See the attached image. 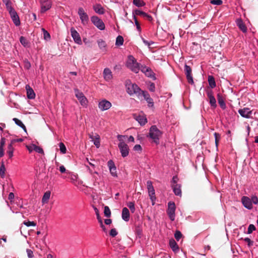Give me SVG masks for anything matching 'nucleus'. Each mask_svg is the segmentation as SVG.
Masks as SVG:
<instances>
[{
  "mask_svg": "<svg viewBox=\"0 0 258 258\" xmlns=\"http://www.w3.org/2000/svg\"><path fill=\"white\" fill-rule=\"evenodd\" d=\"M127 206L131 210V211L132 213H134L135 211V204L133 202H129L127 204Z\"/></svg>",
  "mask_w": 258,
  "mask_h": 258,
  "instance_id": "43",
  "label": "nucleus"
},
{
  "mask_svg": "<svg viewBox=\"0 0 258 258\" xmlns=\"http://www.w3.org/2000/svg\"><path fill=\"white\" fill-rule=\"evenodd\" d=\"M241 202L245 208L251 210L253 208V204H258V198L255 195H252L250 198L246 196H243L241 198Z\"/></svg>",
  "mask_w": 258,
  "mask_h": 258,
  "instance_id": "1",
  "label": "nucleus"
},
{
  "mask_svg": "<svg viewBox=\"0 0 258 258\" xmlns=\"http://www.w3.org/2000/svg\"><path fill=\"white\" fill-rule=\"evenodd\" d=\"M184 71L188 83L191 85H194V81L193 80L192 76L191 75V69L190 67L185 64L184 65Z\"/></svg>",
  "mask_w": 258,
  "mask_h": 258,
  "instance_id": "11",
  "label": "nucleus"
},
{
  "mask_svg": "<svg viewBox=\"0 0 258 258\" xmlns=\"http://www.w3.org/2000/svg\"><path fill=\"white\" fill-rule=\"evenodd\" d=\"M93 10L95 12L100 15H102L105 13L104 9L100 4H96L93 6Z\"/></svg>",
  "mask_w": 258,
  "mask_h": 258,
  "instance_id": "23",
  "label": "nucleus"
},
{
  "mask_svg": "<svg viewBox=\"0 0 258 258\" xmlns=\"http://www.w3.org/2000/svg\"><path fill=\"white\" fill-rule=\"evenodd\" d=\"M59 171H60V172L61 173H64L66 171V168L64 167V166L63 165H61L59 167Z\"/></svg>",
  "mask_w": 258,
  "mask_h": 258,
  "instance_id": "63",
  "label": "nucleus"
},
{
  "mask_svg": "<svg viewBox=\"0 0 258 258\" xmlns=\"http://www.w3.org/2000/svg\"><path fill=\"white\" fill-rule=\"evenodd\" d=\"M42 30L44 32V38L45 39L47 40L48 39H49L50 38V35L49 33L46 31L44 29H42Z\"/></svg>",
  "mask_w": 258,
  "mask_h": 258,
  "instance_id": "50",
  "label": "nucleus"
},
{
  "mask_svg": "<svg viewBox=\"0 0 258 258\" xmlns=\"http://www.w3.org/2000/svg\"><path fill=\"white\" fill-rule=\"evenodd\" d=\"M6 168L4 164H2L0 167V175L3 178L5 176Z\"/></svg>",
  "mask_w": 258,
  "mask_h": 258,
  "instance_id": "39",
  "label": "nucleus"
},
{
  "mask_svg": "<svg viewBox=\"0 0 258 258\" xmlns=\"http://www.w3.org/2000/svg\"><path fill=\"white\" fill-rule=\"evenodd\" d=\"M126 87L128 94L130 95L135 94L138 99H140V95L143 91L136 84H132L130 80H127L126 82Z\"/></svg>",
  "mask_w": 258,
  "mask_h": 258,
  "instance_id": "2",
  "label": "nucleus"
},
{
  "mask_svg": "<svg viewBox=\"0 0 258 258\" xmlns=\"http://www.w3.org/2000/svg\"><path fill=\"white\" fill-rule=\"evenodd\" d=\"M99 47L100 48H104L106 46V43L102 39H99L97 41Z\"/></svg>",
  "mask_w": 258,
  "mask_h": 258,
  "instance_id": "42",
  "label": "nucleus"
},
{
  "mask_svg": "<svg viewBox=\"0 0 258 258\" xmlns=\"http://www.w3.org/2000/svg\"><path fill=\"white\" fill-rule=\"evenodd\" d=\"M162 133L156 125H152L149 131V137L156 144H159V139L161 137Z\"/></svg>",
  "mask_w": 258,
  "mask_h": 258,
  "instance_id": "3",
  "label": "nucleus"
},
{
  "mask_svg": "<svg viewBox=\"0 0 258 258\" xmlns=\"http://www.w3.org/2000/svg\"><path fill=\"white\" fill-rule=\"evenodd\" d=\"M8 151L7 153L9 154V156L10 158H11L13 156V151H14V148L13 147V144L12 143H10L8 147Z\"/></svg>",
  "mask_w": 258,
  "mask_h": 258,
  "instance_id": "32",
  "label": "nucleus"
},
{
  "mask_svg": "<svg viewBox=\"0 0 258 258\" xmlns=\"http://www.w3.org/2000/svg\"><path fill=\"white\" fill-rule=\"evenodd\" d=\"M24 224L28 226V227H29V226H35L36 225V223L35 222H34V221H24Z\"/></svg>",
  "mask_w": 258,
  "mask_h": 258,
  "instance_id": "47",
  "label": "nucleus"
},
{
  "mask_svg": "<svg viewBox=\"0 0 258 258\" xmlns=\"http://www.w3.org/2000/svg\"><path fill=\"white\" fill-rule=\"evenodd\" d=\"M26 89L27 90V97L30 99H33L35 98V93L34 92L32 88H31L29 85H27L26 86Z\"/></svg>",
  "mask_w": 258,
  "mask_h": 258,
  "instance_id": "21",
  "label": "nucleus"
},
{
  "mask_svg": "<svg viewBox=\"0 0 258 258\" xmlns=\"http://www.w3.org/2000/svg\"><path fill=\"white\" fill-rule=\"evenodd\" d=\"M117 233H117L116 230L115 228H113V229H111L109 234H110V236H111L112 237H115L116 235H117Z\"/></svg>",
  "mask_w": 258,
  "mask_h": 258,
  "instance_id": "51",
  "label": "nucleus"
},
{
  "mask_svg": "<svg viewBox=\"0 0 258 258\" xmlns=\"http://www.w3.org/2000/svg\"><path fill=\"white\" fill-rule=\"evenodd\" d=\"M142 97L147 101L148 103V106L149 107H153L154 105V102L153 99L150 97L149 94L147 92L143 91L141 92V94L140 95V99H142Z\"/></svg>",
  "mask_w": 258,
  "mask_h": 258,
  "instance_id": "15",
  "label": "nucleus"
},
{
  "mask_svg": "<svg viewBox=\"0 0 258 258\" xmlns=\"http://www.w3.org/2000/svg\"><path fill=\"white\" fill-rule=\"evenodd\" d=\"M93 209L95 212L97 220H99L101 219V218L99 215V212L98 209L96 207H93Z\"/></svg>",
  "mask_w": 258,
  "mask_h": 258,
  "instance_id": "52",
  "label": "nucleus"
},
{
  "mask_svg": "<svg viewBox=\"0 0 258 258\" xmlns=\"http://www.w3.org/2000/svg\"><path fill=\"white\" fill-rule=\"evenodd\" d=\"M9 12L11 18L16 26H19L20 21L18 15L14 9H13Z\"/></svg>",
  "mask_w": 258,
  "mask_h": 258,
  "instance_id": "16",
  "label": "nucleus"
},
{
  "mask_svg": "<svg viewBox=\"0 0 258 258\" xmlns=\"http://www.w3.org/2000/svg\"><path fill=\"white\" fill-rule=\"evenodd\" d=\"M135 119L138 122L142 125L145 124V123L147 122V118L143 115H139L136 116Z\"/></svg>",
  "mask_w": 258,
  "mask_h": 258,
  "instance_id": "24",
  "label": "nucleus"
},
{
  "mask_svg": "<svg viewBox=\"0 0 258 258\" xmlns=\"http://www.w3.org/2000/svg\"><path fill=\"white\" fill-rule=\"evenodd\" d=\"M176 209L175 204L174 202H169L168 204V209L167 213L170 219L173 221L175 219V211Z\"/></svg>",
  "mask_w": 258,
  "mask_h": 258,
  "instance_id": "7",
  "label": "nucleus"
},
{
  "mask_svg": "<svg viewBox=\"0 0 258 258\" xmlns=\"http://www.w3.org/2000/svg\"><path fill=\"white\" fill-rule=\"evenodd\" d=\"M104 222L106 225H109L111 223L112 220L110 219H107L105 220Z\"/></svg>",
  "mask_w": 258,
  "mask_h": 258,
  "instance_id": "64",
  "label": "nucleus"
},
{
  "mask_svg": "<svg viewBox=\"0 0 258 258\" xmlns=\"http://www.w3.org/2000/svg\"><path fill=\"white\" fill-rule=\"evenodd\" d=\"M218 103H219V105H220V106L222 108H225V103L224 100L221 98H220L219 94L218 95Z\"/></svg>",
  "mask_w": 258,
  "mask_h": 258,
  "instance_id": "44",
  "label": "nucleus"
},
{
  "mask_svg": "<svg viewBox=\"0 0 258 258\" xmlns=\"http://www.w3.org/2000/svg\"><path fill=\"white\" fill-rule=\"evenodd\" d=\"M172 188H173V191L175 194V195H177V184H173L172 185Z\"/></svg>",
  "mask_w": 258,
  "mask_h": 258,
  "instance_id": "60",
  "label": "nucleus"
},
{
  "mask_svg": "<svg viewBox=\"0 0 258 258\" xmlns=\"http://www.w3.org/2000/svg\"><path fill=\"white\" fill-rule=\"evenodd\" d=\"M3 1L6 4L7 9L9 11L14 9L12 7V3L10 0H3Z\"/></svg>",
  "mask_w": 258,
  "mask_h": 258,
  "instance_id": "34",
  "label": "nucleus"
},
{
  "mask_svg": "<svg viewBox=\"0 0 258 258\" xmlns=\"http://www.w3.org/2000/svg\"><path fill=\"white\" fill-rule=\"evenodd\" d=\"M108 166L109 168L110 172L111 174L114 177L117 176L116 168V167L112 160H109L108 163Z\"/></svg>",
  "mask_w": 258,
  "mask_h": 258,
  "instance_id": "20",
  "label": "nucleus"
},
{
  "mask_svg": "<svg viewBox=\"0 0 258 258\" xmlns=\"http://www.w3.org/2000/svg\"><path fill=\"white\" fill-rule=\"evenodd\" d=\"M111 106V103L106 100H103L99 103L98 107L102 111L106 110L110 108Z\"/></svg>",
  "mask_w": 258,
  "mask_h": 258,
  "instance_id": "18",
  "label": "nucleus"
},
{
  "mask_svg": "<svg viewBox=\"0 0 258 258\" xmlns=\"http://www.w3.org/2000/svg\"><path fill=\"white\" fill-rule=\"evenodd\" d=\"M78 14L80 17L82 24L83 25H86L89 22V16L87 14L81 7L79 8Z\"/></svg>",
  "mask_w": 258,
  "mask_h": 258,
  "instance_id": "6",
  "label": "nucleus"
},
{
  "mask_svg": "<svg viewBox=\"0 0 258 258\" xmlns=\"http://www.w3.org/2000/svg\"><path fill=\"white\" fill-rule=\"evenodd\" d=\"M123 38L121 36H118L116 39L115 44L117 46H120L123 44Z\"/></svg>",
  "mask_w": 258,
  "mask_h": 258,
  "instance_id": "31",
  "label": "nucleus"
},
{
  "mask_svg": "<svg viewBox=\"0 0 258 258\" xmlns=\"http://www.w3.org/2000/svg\"><path fill=\"white\" fill-rule=\"evenodd\" d=\"M236 24L239 28L243 32H245L247 30L246 27L241 19H238L236 21Z\"/></svg>",
  "mask_w": 258,
  "mask_h": 258,
  "instance_id": "26",
  "label": "nucleus"
},
{
  "mask_svg": "<svg viewBox=\"0 0 258 258\" xmlns=\"http://www.w3.org/2000/svg\"><path fill=\"white\" fill-rule=\"evenodd\" d=\"M121 216L122 219L125 221H128L130 219V212L127 208L124 207L122 209Z\"/></svg>",
  "mask_w": 258,
  "mask_h": 258,
  "instance_id": "22",
  "label": "nucleus"
},
{
  "mask_svg": "<svg viewBox=\"0 0 258 258\" xmlns=\"http://www.w3.org/2000/svg\"><path fill=\"white\" fill-rule=\"evenodd\" d=\"M133 15L136 16H141L143 18H145L146 19L148 20L149 21H152L153 20V18L151 16L139 10H136L134 11L133 12Z\"/></svg>",
  "mask_w": 258,
  "mask_h": 258,
  "instance_id": "17",
  "label": "nucleus"
},
{
  "mask_svg": "<svg viewBox=\"0 0 258 258\" xmlns=\"http://www.w3.org/2000/svg\"><path fill=\"white\" fill-rule=\"evenodd\" d=\"M20 41L21 44L25 47L27 46L29 43L27 40L23 36H21L20 38Z\"/></svg>",
  "mask_w": 258,
  "mask_h": 258,
  "instance_id": "37",
  "label": "nucleus"
},
{
  "mask_svg": "<svg viewBox=\"0 0 258 258\" xmlns=\"http://www.w3.org/2000/svg\"><path fill=\"white\" fill-rule=\"evenodd\" d=\"M153 72L150 69L148 68V70L146 71L145 75L151 77L152 76Z\"/></svg>",
  "mask_w": 258,
  "mask_h": 258,
  "instance_id": "54",
  "label": "nucleus"
},
{
  "mask_svg": "<svg viewBox=\"0 0 258 258\" xmlns=\"http://www.w3.org/2000/svg\"><path fill=\"white\" fill-rule=\"evenodd\" d=\"M133 4L138 7H143L145 5V3L141 0H133Z\"/></svg>",
  "mask_w": 258,
  "mask_h": 258,
  "instance_id": "33",
  "label": "nucleus"
},
{
  "mask_svg": "<svg viewBox=\"0 0 258 258\" xmlns=\"http://www.w3.org/2000/svg\"><path fill=\"white\" fill-rule=\"evenodd\" d=\"M207 96L209 98V103L211 107L216 108L217 106L216 100L214 96V93L212 90H208L206 91Z\"/></svg>",
  "mask_w": 258,
  "mask_h": 258,
  "instance_id": "12",
  "label": "nucleus"
},
{
  "mask_svg": "<svg viewBox=\"0 0 258 258\" xmlns=\"http://www.w3.org/2000/svg\"><path fill=\"white\" fill-rule=\"evenodd\" d=\"M147 187L148 190L149 196L150 197V199L152 202V205H154V201L156 199V197L155 196V190L152 185V182L151 181L148 180L147 182Z\"/></svg>",
  "mask_w": 258,
  "mask_h": 258,
  "instance_id": "9",
  "label": "nucleus"
},
{
  "mask_svg": "<svg viewBox=\"0 0 258 258\" xmlns=\"http://www.w3.org/2000/svg\"><path fill=\"white\" fill-rule=\"evenodd\" d=\"M104 215L108 218L111 216V211L108 206L104 207Z\"/></svg>",
  "mask_w": 258,
  "mask_h": 258,
  "instance_id": "36",
  "label": "nucleus"
},
{
  "mask_svg": "<svg viewBox=\"0 0 258 258\" xmlns=\"http://www.w3.org/2000/svg\"><path fill=\"white\" fill-rule=\"evenodd\" d=\"M244 241L247 243L249 246H250L253 244V241H252L249 238H245Z\"/></svg>",
  "mask_w": 258,
  "mask_h": 258,
  "instance_id": "55",
  "label": "nucleus"
},
{
  "mask_svg": "<svg viewBox=\"0 0 258 258\" xmlns=\"http://www.w3.org/2000/svg\"><path fill=\"white\" fill-rule=\"evenodd\" d=\"M41 5V13H44L49 10L52 5L51 0H40Z\"/></svg>",
  "mask_w": 258,
  "mask_h": 258,
  "instance_id": "10",
  "label": "nucleus"
},
{
  "mask_svg": "<svg viewBox=\"0 0 258 258\" xmlns=\"http://www.w3.org/2000/svg\"><path fill=\"white\" fill-rule=\"evenodd\" d=\"M148 67L145 66H142L141 68H140V70H141V71L145 74L146 71L148 70Z\"/></svg>",
  "mask_w": 258,
  "mask_h": 258,
  "instance_id": "61",
  "label": "nucleus"
},
{
  "mask_svg": "<svg viewBox=\"0 0 258 258\" xmlns=\"http://www.w3.org/2000/svg\"><path fill=\"white\" fill-rule=\"evenodd\" d=\"M126 67L135 73H138L140 70L139 63L133 56H130L126 62Z\"/></svg>",
  "mask_w": 258,
  "mask_h": 258,
  "instance_id": "4",
  "label": "nucleus"
},
{
  "mask_svg": "<svg viewBox=\"0 0 258 258\" xmlns=\"http://www.w3.org/2000/svg\"><path fill=\"white\" fill-rule=\"evenodd\" d=\"M59 149H60V152L61 153H62L63 154L66 153L67 149H66V146L64 145V144L62 143H60L59 144Z\"/></svg>",
  "mask_w": 258,
  "mask_h": 258,
  "instance_id": "41",
  "label": "nucleus"
},
{
  "mask_svg": "<svg viewBox=\"0 0 258 258\" xmlns=\"http://www.w3.org/2000/svg\"><path fill=\"white\" fill-rule=\"evenodd\" d=\"M133 16H134V19L135 20V25H136V26L137 27V29H138V31H141V28L140 27V23H139V21L137 20V18L136 17V15H133Z\"/></svg>",
  "mask_w": 258,
  "mask_h": 258,
  "instance_id": "40",
  "label": "nucleus"
},
{
  "mask_svg": "<svg viewBox=\"0 0 258 258\" xmlns=\"http://www.w3.org/2000/svg\"><path fill=\"white\" fill-rule=\"evenodd\" d=\"M5 145V139L4 138H2L0 142V148H4V147Z\"/></svg>",
  "mask_w": 258,
  "mask_h": 258,
  "instance_id": "58",
  "label": "nucleus"
},
{
  "mask_svg": "<svg viewBox=\"0 0 258 258\" xmlns=\"http://www.w3.org/2000/svg\"><path fill=\"white\" fill-rule=\"evenodd\" d=\"M211 3L213 5L219 6L222 4V0H212Z\"/></svg>",
  "mask_w": 258,
  "mask_h": 258,
  "instance_id": "48",
  "label": "nucleus"
},
{
  "mask_svg": "<svg viewBox=\"0 0 258 258\" xmlns=\"http://www.w3.org/2000/svg\"><path fill=\"white\" fill-rule=\"evenodd\" d=\"M70 31L71 36L75 43L80 45L82 44V40L79 33L73 27L71 28Z\"/></svg>",
  "mask_w": 258,
  "mask_h": 258,
  "instance_id": "13",
  "label": "nucleus"
},
{
  "mask_svg": "<svg viewBox=\"0 0 258 258\" xmlns=\"http://www.w3.org/2000/svg\"><path fill=\"white\" fill-rule=\"evenodd\" d=\"M33 149H34V151H35V152L40 153V154H44V151H43V149L42 148H41L40 147L37 146L36 145H35V146H34Z\"/></svg>",
  "mask_w": 258,
  "mask_h": 258,
  "instance_id": "38",
  "label": "nucleus"
},
{
  "mask_svg": "<svg viewBox=\"0 0 258 258\" xmlns=\"http://www.w3.org/2000/svg\"><path fill=\"white\" fill-rule=\"evenodd\" d=\"M14 194L13 192H10L9 195V199L11 201L14 199Z\"/></svg>",
  "mask_w": 258,
  "mask_h": 258,
  "instance_id": "62",
  "label": "nucleus"
},
{
  "mask_svg": "<svg viewBox=\"0 0 258 258\" xmlns=\"http://www.w3.org/2000/svg\"><path fill=\"white\" fill-rule=\"evenodd\" d=\"M51 192L50 191H47L44 193L42 199V203L43 204H46L48 202L50 198Z\"/></svg>",
  "mask_w": 258,
  "mask_h": 258,
  "instance_id": "27",
  "label": "nucleus"
},
{
  "mask_svg": "<svg viewBox=\"0 0 258 258\" xmlns=\"http://www.w3.org/2000/svg\"><path fill=\"white\" fill-rule=\"evenodd\" d=\"M13 120H14V121L15 122V123L17 125L20 126L21 128H22L23 129V130L25 132H26V131H27L26 127L20 120H19V119H18L17 118H14L13 119Z\"/></svg>",
  "mask_w": 258,
  "mask_h": 258,
  "instance_id": "29",
  "label": "nucleus"
},
{
  "mask_svg": "<svg viewBox=\"0 0 258 258\" xmlns=\"http://www.w3.org/2000/svg\"><path fill=\"white\" fill-rule=\"evenodd\" d=\"M111 72L110 69L105 68L103 71L104 77L106 80H109L112 78Z\"/></svg>",
  "mask_w": 258,
  "mask_h": 258,
  "instance_id": "25",
  "label": "nucleus"
},
{
  "mask_svg": "<svg viewBox=\"0 0 258 258\" xmlns=\"http://www.w3.org/2000/svg\"><path fill=\"white\" fill-rule=\"evenodd\" d=\"M208 83L209 86L211 88H214L216 87V83L214 79V78L212 76H209L208 79Z\"/></svg>",
  "mask_w": 258,
  "mask_h": 258,
  "instance_id": "30",
  "label": "nucleus"
},
{
  "mask_svg": "<svg viewBox=\"0 0 258 258\" xmlns=\"http://www.w3.org/2000/svg\"><path fill=\"white\" fill-rule=\"evenodd\" d=\"M121 156L123 157H126L129 153V147L124 141H121L118 145Z\"/></svg>",
  "mask_w": 258,
  "mask_h": 258,
  "instance_id": "8",
  "label": "nucleus"
},
{
  "mask_svg": "<svg viewBox=\"0 0 258 258\" xmlns=\"http://www.w3.org/2000/svg\"><path fill=\"white\" fill-rule=\"evenodd\" d=\"M34 146H35V144H32L30 146H27L26 147L30 153L32 152L34 150Z\"/></svg>",
  "mask_w": 258,
  "mask_h": 258,
  "instance_id": "57",
  "label": "nucleus"
},
{
  "mask_svg": "<svg viewBox=\"0 0 258 258\" xmlns=\"http://www.w3.org/2000/svg\"><path fill=\"white\" fill-rule=\"evenodd\" d=\"M214 137L215 139V145L217 148H218L219 140L220 138V135L217 133H214Z\"/></svg>",
  "mask_w": 258,
  "mask_h": 258,
  "instance_id": "46",
  "label": "nucleus"
},
{
  "mask_svg": "<svg viewBox=\"0 0 258 258\" xmlns=\"http://www.w3.org/2000/svg\"><path fill=\"white\" fill-rule=\"evenodd\" d=\"M238 112L243 117L249 118L251 116L252 111L248 108L245 107L242 109H240L238 110Z\"/></svg>",
  "mask_w": 258,
  "mask_h": 258,
  "instance_id": "14",
  "label": "nucleus"
},
{
  "mask_svg": "<svg viewBox=\"0 0 258 258\" xmlns=\"http://www.w3.org/2000/svg\"><path fill=\"white\" fill-rule=\"evenodd\" d=\"M169 245L174 252H176L177 251V246L176 241L173 239L169 240Z\"/></svg>",
  "mask_w": 258,
  "mask_h": 258,
  "instance_id": "28",
  "label": "nucleus"
},
{
  "mask_svg": "<svg viewBox=\"0 0 258 258\" xmlns=\"http://www.w3.org/2000/svg\"><path fill=\"white\" fill-rule=\"evenodd\" d=\"M134 150L137 151H141L142 150V147L140 145H136L134 147Z\"/></svg>",
  "mask_w": 258,
  "mask_h": 258,
  "instance_id": "56",
  "label": "nucleus"
},
{
  "mask_svg": "<svg viewBox=\"0 0 258 258\" xmlns=\"http://www.w3.org/2000/svg\"><path fill=\"white\" fill-rule=\"evenodd\" d=\"M92 23L99 30H103L105 28L104 22L97 16H93L91 18Z\"/></svg>",
  "mask_w": 258,
  "mask_h": 258,
  "instance_id": "5",
  "label": "nucleus"
},
{
  "mask_svg": "<svg viewBox=\"0 0 258 258\" xmlns=\"http://www.w3.org/2000/svg\"><path fill=\"white\" fill-rule=\"evenodd\" d=\"M23 141V139H22V138H19V139H17L12 140L11 142V143L13 144L14 143H15L16 142H22Z\"/></svg>",
  "mask_w": 258,
  "mask_h": 258,
  "instance_id": "59",
  "label": "nucleus"
},
{
  "mask_svg": "<svg viewBox=\"0 0 258 258\" xmlns=\"http://www.w3.org/2000/svg\"><path fill=\"white\" fill-rule=\"evenodd\" d=\"M255 230V227L253 224H250L248 226V229H247V233L250 234L253 231Z\"/></svg>",
  "mask_w": 258,
  "mask_h": 258,
  "instance_id": "45",
  "label": "nucleus"
},
{
  "mask_svg": "<svg viewBox=\"0 0 258 258\" xmlns=\"http://www.w3.org/2000/svg\"><path fill=\"white\" fill-rule=\"evenodd\" d=\"M24 67L26 69H29L31 67V63L28 60H25L24 61Z\"/></svg>",
  "mask_w": 258,
  "mask_h": 258,
  "instance_id": "53",
  "label": "nucleus"
},
{
  "mask_svg": "<svg viewBox=\"0 0 258 258\" xmlns=\"http://www.w3.org/2000/svg\"><path fill=\"white\" fill-rule=\"evenodd\" d=\"M26 252L27 253V256L29 258H33L34 257L33 252L30 249H27Z\"/></svg>",
  "mask_w": 258,
  "mask_h": 258,
  "instance_id": "49",
  "label": "nucleus"
},
{
  "mask_svg": "<svg viewBox=\"0 0 258 258\" xmlns=\"http://www.w3.org/2000/svg\"><path fill=\"white\" fill-rule=\"evenodd\" d=\"M75 95L76 97L80 100L82 105L86 104L87 101L86 98L85 97L83 93L80 92L78 89L75 90Z\"/></svg>",
  "mask_w": 258,
  "mask_h": 258,
  "instance_id": "19",
  "label": "nucleus"
},
{
  "mask_svg": "<svg viewBox=\"0 0 258 258\" xmlns=\"http://www.w3.org/2000/svg\"><path fill=\"white\" fill-rule=\"evenodd\" d=\"M94 142V144L96 146L97 148H99L100 146V140H99V136L98 135H95V139L94 140H92Z\"/></svg>",
  "mask_w": 258,
  "mask_h": 258,
  "instance_id": "35",
  "label": "nucleus"
}]
</instances>
